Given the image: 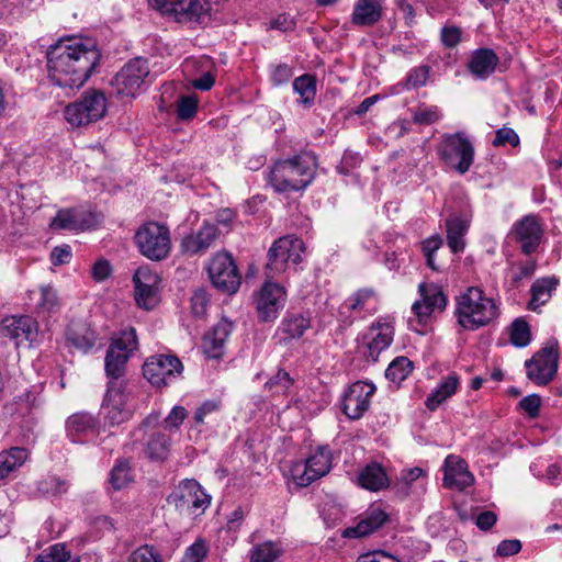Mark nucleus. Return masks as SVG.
<instances>
[{"instance_id":"nucleus-1","label":"nucleus","mask_w":562,"mask_h":562,"mask_svg":"<svg viewBox=\"0 0 562 562\" xmlns=\"http://www.w3.org/2000/svg\"><path fill=\"white\" fill-rule=\"evenodd\" d=\"M100 58L97 45L90 40H60L47 52L48 78L60 88L78 89L91 76Z\"/></svg>"},{"instance_id":"nucleus-2","label":"nucleus","mask_w":562,"mask_h":562,"mask_svg":"<svg viewBox=\"0 0 562 562\" xmlns=\"http://www.w3.org/2000/svg\"><path fill=\"white\" fill-rule=\"evenodd\" d=\"M317 158L312 153H300L291 158L273 164L269 173V182L279 193L305 190L314 180Z\"/></svg>"},{"instance_id":"nucleus-3","label":"nucleus","mask_w":562,"mask_h":562,"mask_svg":"<svg viewBox=\"0 0 562 562\" xmlns=\"http://www.w3.org/2000/svg\"><path fill=\"white\" fill-rule=\"evenodd\" d=\"M454 315L463 329L476 330L497 317L498 307L492 299L484 295L483 290L470 286L457 297Z\"/></svg>"},{"instance_id":"nucleus-4","label":"nucleus","mask_w":562,"mask_h":562,"mask_svg":"<svg viewBox=\"0 0 562 562\" xmlns=\"http://www.w3.org/2000/svg\"><path fill=\"white\" fill-rule=\"evenodd\" d=\"M105 112V95L101 91L91 90L65 108V119L71 126L79 127L99 121Z\"/></svg>"},{"instance_id":"nucleus-5","label":"nucleus","mask_w":562,"mask_h":562,"mask_svg":"<svg viewBox=\"0 0 562 562\" xmlns=\"http://www.w3.org/2000/svg\"><path fill=\"white\" fill-rule=\"evenodd\" d=\"M213 286L223 294H235L241 283V277L233 256L227 251L216 252L206 266Z\"/></svg>"},{"instance_id":"nucleus-6","label":"nucleus","mask_w":562,"mask_h":562,"mask_svg":"<svg viewBox=\"0 0 562 562\" xmlns=\"http://www.w3.org/2000/svg\"><path fill=\"white\" fill-rule=\"evenodd\" d=\"M138 341L136 330L130 328L122 331L121 336L114 339L109 346L104 360V369L109 382H123L120 380L126 370V362L130 353L137 348Z\"/></svg>"},{"instance_id":"nucleus-7","label":"nucleus","mask_w":562,"mask_h":562,"mask_svg":"<svg viewBox=\"0 0 562 562\" xmlns=\"http://www.w3.org/2000/svg\"><path fill=\"white\" fill-rule=\"evenodd\" d=\"M167 503L180 514L193 516L196 515V510L204 512L209 507L211 496L203 491L198 481L186 479L167 497Z\"/></svg>"},{"instance_id":"nucleus-8","label":"nucleus","mask_w":562,"mask_h":562,"mask_svg":"<svg viewBox=\"0 0 562 562\" xmlns=\"http://www.w3.org/2000/svg\"><path fill=\"white\" fill-rule=\"evenodd\" d=\"M559 363L558 340L552 338L526 360L527 378L537 385H548L557 375Z\"/></svg>"},{"instance_id":"nucleus-9","label":"nucleus","mask_w":562,"mask_h":562,"mask_svg":"<svg viewBox=\"0 0 562 562\" xmlns=\"http://www.w3.org/2000/svg\"><path fill=\"white\" fill-rule=\"evenodd\" d=\"M149 4L162 14L175 15L177 22L202 23L211 10L204 0H148Z\"/></svg>"},{"instance_id":"nucleus-10","label":"nucleus","mask_w":562,"mask_h":562,"mask_svg":"<svg viewBox=\"0 0 562 562\" xmlns=\"http://www.w3.org/2000/svg\"><path fill=\"white\" fill-rule=\"evenodd\" d=\"M440 156L447 165L463 175L473 164L474 148L462 133H456L442 142Z\"/></svg>"},{"instance_id":"nucleus-11","label":"nucleus","mask_w":562,"mask_h":562,"mask_svg":"<svg viewBox=\"0 0 562 562\" xmlns=\"http://www.w3.org/2000/svg\"><path fill=\"white\" fill-rule=\"evenodd\" d=\"M183 366L176 356L156 355L149 357L143 366V375L157 387L167 386L181 374Z\"/></svg>"},{"instance_id":"nucleus-12","label":"nucleus","mask_w":562,"mask_h":562,"mask_svg":"<svg viewBox=\"0 0 562 562\" xmlns=\"http://www.w3.org/2000/svg\"><path fill=\"white\" fill-rule=\"evenodd\" d=\"M149 75L147 59L142 57L130 60L111 80L116 92L122 95L134 97Z\"/></svg>"},{"instance_id":"nucleus-13","label":"nucleus","mask_w":562,"mask_h":562,"mask_svg":"<svg viewBox=\"0 0 562 562\" xmlns=\"http://www.w3.org/2000/svg\"><path fill=\"white\" fill-rule=\"evenodd\" d=\"M98 221L95 214L82 207L60 209L49 222L52 232L79 233L93 228Z\"/></svg>"},{"instance_id":"nucleus-14","label":"nucleus","mask_w":562,"mask_h":562,"mask_svg":"<svg viewBox=\"0 0 562 562\" xmlns=\"http://www.w3.org/2000/svg\"><path fill=\"white\" fill-rule=\"evenodd\" d=\"M286 293L283 286L276 282L267 281L258 292L256 308L261 322L274 321L279 312L284 307Z\"/></svg>"},{"instance_id":"nucleus-15","label":"nucleus","mask_w":562,"mask_h":562,"mask_svg":"<svg viewBox=\"0 0 562 562\" xmlns=\"http://www.w3.org/2000/svg\"><path fill=\"white\" fill-rule=\"evenodd\" d=\"M375 392L372 383L358 381L353 383L342 397V412L350 419H359L370 405V397Z\"/></svg>"},{"instance_id":"nucleus-16","label":"nucleus","mask_w":562,"mask_h":562,"mask_svg":"<svg viewBox=\"0 0 562 562\" xmlns=\"http://www.w3.org/2000/svg\"><path fill=\"white\" fill-rule=\"evenodd\" d=\"M125 403L124 382H109L103 404L109 425H120L131 417V411L125 407Z\"/></svg>"},{"instance_id":"nucleus-17","label":"nucleus","mask_w":562,"mask_h":562,"mask_svg":"<svg viewBox=\"0 0 562 562\" xmlns=\"http://www.w3.org/2000/svg\"><path fill=\"white\" fill-rule=\"evenodd\" d=\"M1 335L15 340L16 346L22 341H32L37 333V322L27 315L5 317L1 323Z\"/></svg>"},{"instance_id":"nucleus-18","label":"nucleus","mask_w":562,"mask_h":562,"mask_svg":"<svg viewBox=\"0 0 562 562\" xmlns=\"http://www.w3.org/2000/svg\"><path fill=\"white\" fill-rule=\"evenodd\" d=\"M443 485L448 488L463 491L474 483L465 460L457 456H448L445 461Z\"/></svg>"},{"instance_id":"nucleus-19","label":"nucleus","mask_w":562,"mask_h":562,"mask_svg":"<svg viewBox=\"0 0 562 562\" xmlns=\"http://www.w3.org/2000/svg\"><path fill=\"white\" fill-rule=\"evenodd\" d=\"M134 241L136 246H170V231L162 223L147 221L136 229Z\"/></svg>"},{"instance_id":"nucleus-20","label":"nucleus","mask_w":562,"mask_h":562,"mask_svg":"<svg viewBox=\"0 0 562 562\" xmlns=\"http://www.w3.org/2000/svg\"><path fill=\"white\" fill-rule=\"evenodd\" d=\"M512 234L521 246H539L543 227L537 215L528 214L514 224Z\"/></svg>"},{"instance_id":"nucleus-21","label":"nucleus","mask_w":562,"mask_h":562,"mask_svg":"<svg viewBox=\"0 0 562 562\" xmlns=\"http://www.w3.org/2000/svg\"><path fill=\"white\" fill-rule=\"evenodd\" d=\"M67 342L82 353L89 352L97 341L95 329L83 321H71L66 328Z\"/></svg>"},{"instance_id":"nucleus-22","label":"nucleus","mask_w":562,"mask_h":562,"mask_svg":"<svg viewBox=\"0 0 562 562\" xmlns=\"http://www.w3.org/2000/svg\"><path fill=\"white\" fill-rule=\"evenodd\" d=\"M232 328L233 324L223 318L204 335L202 349L209 358L218 359L222 357L224 344L228 338Z\"/></svg>"},{"instance_id":"nucleus-23","label":"nucleus","mask_w":562,"mask_h":562,"mask_svg":"<svg viewBox=\"0 0 562 562\" xmlns=\"http://www.w3.org/2000/svg\"><path fill=\"white\" fill-rule=\"evenodd\" d=\"M499 63L498 56L491 48L474 50L468 63V69L476 79H487Z\"/></svg>"},{"instance_id":"nucleus-24","label":"nucleus","mask_w":562,"mask_h":562,"mask_svg":"<svg viewBox=\"0 0 562 562\" xmlns=\"http://www.w3.org/2000/svg\"><path fill=\"white\" fill-rule=\"evenodd\" d=\"M387 520V515L381 508L369 509L363 518L353 527L346 528L345 538H362L381 528Z\"/></svg>"},{"instance_id":"nucleus-25","label":"nucleus","mask_w":562,"mask_h":562,"mask_svg":"<svg viewBox=\"0 0 562 562\" xmlns=\"http://www.w3.org/2000/svg\"><path fill=\"white\" fill-rule=\"evenodd\" d=\"M330 469V451L325 447H318L316 452L306 460L302 484H310L328 473Z\"/></svg>"},{"instance_id":"nucleus-26","label":"nucleus","mask_w":562,"mask_h":562,"mask_svg":"<svg viewBox=\"0 0 562 562\" xmlns=\"http://www.w3.org/2000/svg\"><path fill=\"white\" fill-rule=\"evenodd\" d=\"M382 18L380 0H358L353 7L351 22L357 26H372Z\"/></svg>"},{"instance_id":"nucleus-27","label":"nucleus","mask_w":562,"mask_h":562,"mask_svg":"<svg viewBox=\"0 0 562 562\" xmlns=\"http://www.w3.org/2000/svg\"><path fill=\"white\" fill-rule=\"evenodd\" d=\"M558 284L559 280L554 277L537 279L530 288L531 299L528 303V308L536 312L540 306L544 305L552 296Z\"/></svg>"},{"instance_id":"nucleus-28","label":"nucleus","mask_w":562,"mask_h":562,"mask_svg":"<svg viewBox=\"0 0 562 562\" xmlns=\"http://www.w3.org/2000/svg\"><path fill=\"white\" fill-rule=\"evenodd\" d=\"M419 292L423 301H417L413 304L412 310H420L425 307L426 311L438 310L443 311L447 305V299L442 291L435 285H427L425 283L419 284Z\"/></svg>"},{"instance_id":"nucleus-29","label":"nucleus","mask_w":562,"mask_h":562,"mask_svg":"<svg viewBox=\"0 0 562 562\" xmlns=\"http://www.w3.org/2000/svg\"><path fill=\"white\" fill-rule=\"evenodd\" d=\"M459 385V378L451 373L443 378L440 384L427 396L425 405L428 409L435 411L447 398L451 397Z\"/></svg>"},{"instance_id":"nucleus-30","label":"nucleus","mask_w":562,"mask_h":562,"mask_svg":"<svg viewBox=\"0 0 562 562\" xmlns=\"http://www.w3.org/2000/svg\"><path fill=\"white\" fill-rule=\"evenodd\" d=\"M359 484L369 491H379L389 485L387 475L378 463L368 464L359 474Z\"/></svg>"},{"instance_id":"nucleus-31","label":"nucleus","mask_w":562,"mask_h":562,"mask_svg":"<svg viewBox=\"0 0 562 562\" xmlns=\"http://www.w3.org/2000/svg\"><path fill=\"white\" fill-rule=\"evenodd\" d=\"M372 329L380 331L367 344L368 352L366 357L372 361H376L380 352L386 349L393 341V330L389 325H372Z\"/></svg>"},{"instance_id":"nucleus-32","label":"nucleus","mask_w":562,"mask_h":562,"mask_svg":"<svg viewBox=\"0 0 562 562\" xmlns=\"http://www.w3.org/2000/svg\"><path fill=\"white\" fill-rule=\"evenodd\" d=\"M311 327V318L300 313H288L280 328L290 339H299Z\"/></svg>"},{"instance_id":"nucleus-33","label":"nucleus","mask_w":562,"mask_h":562,"mask_svg":"<svg viewBox=\"0 0 562 562\" xmlns=\"http://www.w3.org/2000/svg\"><path fill=\"white\" fill-rule=\"evenodd\" d=\"M68 435L75 441L76 436L94 432L97 430L95 418L88 413H78L71 415L66 423Z\"/></svg>"},{"instance_id":"nucleus-34","label":"nucleus","mask_w":562,"mask_h":562,"mask_svg":"<svg viewBox=\"0 0 562 562\" xmlns=\"http://www.w3.org/2000/svg\"><path fill=\"white\" fill-rule=\"evenodd\" d=\"M27 458V450L20 447L0 452V480L21 467Z\"/></svg>"},{"instance_id":"nucleus-35","label":"nucleus","mask_w":562,"mask_h":562,"mask_svg":"<svg viewBox=\"0 0 562 562\" xmlns=\"http://www.w3.org/2000/svg\"><path fill=\"white\" fill-rule=\"evenodd\" d=\"M170 438L164 432L150 436L145 448V454L153 461H164L169 452Z\"/></svg>"},{"instance_id":"nucleus-36","label":"nucleus","mask_w":562,"mask_h":562,"mask_svg":"<svg viewBox=\"0 0 562 562\" xmlns=\"http://www.w3.org/2000/svg\"><path fill=\"white\" fill-rule=\"evenodd\" d=\"M448 246H464L462 237L469 228V220L460 215L450 216L447 222Z\"/></svg>"},{"instance_id":"nucleus-37","label":"nucleus","mask_w":562,"mask_h":562,"mask_svg":"<svg viewBox=\"0 0 562 562\" xmlns=\"http://www.w3.org/2000/svg\"><path fill=\"white\" fill-rule=\"evenodd\" d=\"M133 481L132 468L127 459H119L110 472L109 482L114 490H122Z\"/></svg>"},{"instance_id":"nucleus-38","label":"nucleus","mask_w":562,"mask_h":562,"mask_svg":"<svg viewBox=\"0 0 562 562\" xmlns=\"http://www.w3.org/2000/svg\"><path fill=\"white\" fill-rule=\"evenodd\" d=\"M293 89L302 98V103L311 105L316 95V78L313 75L305 74L294 79Z\"/></svg>"},{"instance_id":"nucleus-39","label":"nucleus","mask_w":562,"mask_h":562,"mask_svg":"<svg viewBox=\"0 0 562 562\" xmlns=\"http://www.w3.org/2000/svg\"><path fill=\"white\" fill-rule=\"evenodd\" d=\"M282 553L277 542L266 541L255 546L250 552V562H274Z\"/></svg>"},{"instance_id":"nucleus-40","label":"nucleus","mask_w":562,"mask_h":562,"mask_svg":"<svg viewBox=\"0 0 562 562\" xmlns=\"http://www.w3.org/2000/svg\"><path fill=\"white\" fill-rule=\"evenodd\" d=\"M509 339L517 348H524L530 344V326L522 317H518L512 323L509 327Z\"/></svg>"},{"instance_id":"nucleus-41","label":"nucleus","mask_w":562,"mask_h":562,"mask_svg":"<svg viewBox=\"0 0 562 562\" xmlns=\"http://www.w3.org/2000/svg\"><path fill=\"white\" fill-rule=\"evenodd\" d=\"M413 370V362L407 357H396L385 370V378L392 382L401 383Z\"/></svg>"},{"instance_id":"nucleus-42","label":"nucleus","mask_w":562,"mask_h":562,"mask_svg":"<svg viewBox=\"0 0 562 562\" xmlns=\"http://www.w3.org/2000/svg\"><path fill=\"white\" fill-rule=\"evenodd\" d=\"M430 74V67L428 65H422L411 69L405 78V80L401 83L403 89H416L419 87H424L428 80Z\"/></svg>"},{"instance_id":"nucleus-43","label":"nucleus","mask_w":562,"mask_h":562,"mask_svg":"<svg viewBox=\"0 0 562 562\" xmlns=\"http://www.w3.org/2000/svg\"><path fill=\"white\" fill-rule=\"evenodd\" d=\"M135 300L139 307L151 310L157 304V286L134 284Z\"/></svg>"},{"instance_id":"nucleus-44","label":"nucleus","mask_w":562,"mask_h":562,"mask_svg":"<svg viewBox=\"0 0 562 562\" xmlns=\"http://www.w3.org/2000/svg\"><path fill=\"white\" fill-rule=\"evenodd\" d=\"M292 257L291 248H269L267 268L280 272L285 269L286 259Z\"/></svg>"},{"instance_id":"nucleus-45","label":"nucleus","mask_w":562,"mask_h":562,"mask_svg":"<svg viewBox=\"0 0 562 562\" xmlns=\"http://www.w3.org/2000/svg\"><path fill=\"white\" fill-rule=\"evenodd\" d=\"M198 111V100L193 95H182L177 104V117L181 121H188L195 116Z\"/></svg>"},{"instance_id":"nucleus-46","label":"nucleus","mask_w":562,"mask_h":562,"mask_svg":"<svg viewBox=\"0 0 562 562\" xmlns=\"http://www.w3.org/2000/svg\"><path fill=\"white\" fill-rule=\"evenodd\" d=\"M68 490V483L57 476H49L38 483V491L44 494H50L58 496L66 493Z\"/></svg>"},{"instance_id":"nucleus-47","label":"nucleus","mask_w":562,"mask_h":562,"mask_svg":"<svg viewBox=\"0 0 562 562\" xmlns=\"http://www.w3.org/2000/svg\"><path fill=\"white\" fill-rule=\"evenodd\" d=\"M221 234H224L215 224L204 223L196 234L195 246H210Z\"/></svg>"},{"instance_id":"nucleus-48","label":"nucleus","mask_w":562,"mask_h":562,"mask_svg":"<svg viewBox=\"0 0 562 562\" xmlns=\"http://www.w3.org/2000/svg\"><path fill=\"white\" fill-rule=\"evenodd\" d=\"M70 560V552L64 543H56L49 548L47 553L38 555L36 562H67Z\"/></svg>"},{"instance_id":"nucleus-49","label":"nucleus","mask_w":562,"mask_h":562,"mask_svg":"<svg viewBox=\"0 0 562 562\" xmlns=\"http://www.w3.org/2000/svg\"><path fill=\"white\" fill-rule=\"evenodd\" d=\"M128 562H162L153 546H142L128 557Z\"/></svg>"},{"instance_id":"nucleus-50","label":"nucleus","mask_w":562,"mask_h":562,"mask_svg":"<svg viewBox=\"0 0 562 562\" xmlns=\"http://www.w3.org/2000/svg\"><path fill=\"white\" fill-rule=\"evenodd\" d=\"M293 76V69L288 64L272 65L270 69V80L274 86L286 83Z\"/></svg>"},{"instance_id":"nucleus-51","label":"nucleus","mask_w":562,"mask_h":562,"mask_svg":"<svg viewBox=\"0 0 562 562\" xmlns=\"http://www.w3.org/2000/svg\"><path fill=\"white\" fill-rule=\"evenodd\" d=\"M207 548L203 540H196L184 552L180 562H202L206 557Z\"/></svg>"},{"instance_id":"nucleus-52","label":"nucleus","mask_w":562,"mask_h":562,"mask_svg":"<svg viewBox=\"0 0 562 562\" xmlns=\"http://www.w3.org/2000/svg\"><path fill=\"white\" fill-rule=\"evenodd\" d=\"M210 299L204 289H198L191 296V310L195 316H203L206 313Z\"/></svg>"},{"instance_id":"nucleus-53","label":"nucleus","mask_w":562,"mask_h":562,"mask_svg":"<svg viewBox=\"0 0 562 562\" xmlns=\"http://www.w3.org/2000/svg\"><path fill=\"white\" fill-rule=\"evenodd\" d=\"M492 144L496 147L504 146L506 144H509L513 147H517L519 145V136L513 128L503 127L497 130Z\"/></svg>"},{"instance_id":"nucleus-54","label":"nucleus","mask_w":562,"mask_h":562,"mask_svg":"<svg viewBox=\"0 0 562 562\" xmlns=\"http://www.w3.org/2000/svg\"><path fill=\"white\" fill-rule=\"evenodd\" d=\"M112 266L105 258H99L91 267V278L95 282H103L112 274Z\"/></svg>"},{"instance_id":"nucleus-55","label":"nucleus","mask_w":562,"mask_h":562,"mask_svg":"<svg viewBox=\"0 0 562 562\" xmlns=\"http://www.w3.org/2000/svg\"><path fill=\"white\" fill-rule=\"evenodd\" d=\"M159 278L156 273L151 272L147 267H139L134 276L133 283L140 284L143 286H157Z\"/></svg>"},{"instance_id":"nucleus-56","label":"nucleus","mask_w":562,"mask_h":562,"mask_svg":"<svg viewBox=\"0 0 562 562\" xmlns=\"http://www.w3.org/2000/svg\"><path fill=\"white\" fill-rule=\"evenodd\" d=\"M413 119L415 123L428 125L438 121L440 119V113L437 106H430L416 111Z\"/></svg>"},{"instance_id":"nucleus-57","label":"nucleus","mask_w":562,"mask_h":562,"mask_svg":"<svg viewBox=\"0 0 562 562\" xmlns=\"http://www.w3.org/2000/svg\"><path fill=\"white\" fill-rule=\"evenodd\" d=\"M541 405V398L537 394H531L525 396L520 402L519 406L524 409L529 417L535 418L539 414V408Z\"/></svg>"},{"instance_id":"nucleus-58","label":"nucleus","mask_w":562,"mask_h":562,"mask_svg":"<svg viewBox=\"0 0 562 562\" xmlns=\"http://www.w3.org/2000/svg\"><path fill=\"white\" fill-rule=\"evenodd\" d=\"M441 41L446 47H456L461 41V29L458 26H445L441 30Z\"/></svg>"},{"instance_id":"nucleus-59","label":"nucleus","mask_w":562,"mask_h":562,"mask_svg":"<svg viewBox=\"0 0 562 562\" xmlns=\"http://www.w3.org/2000/svg\"><path fill=\"white\" fill-rule=\"evenodd\" d=\"M187 417V409L182 406H175L169 415L165 418V427L172 429L178 428Z\"/></svg>"},{"instance_id":"nucleus-60","label":"nucleus","mask_w":562,"mask_h":562,"mask_svg":"<svg viewBox=\"0 0 562 562\" xmlns=\"http://www.w3.org/2000/svg\"><path fill=\"white\" fill-rule=\"evenodd\" d=\"M356 562H400L395 557L385 551L378 550L361 554Z\"/></svg>"},{"instance_id":"nucleus-61","label":"nucleus","mask_w":562,"mask_h":562,"mask_svg":"<svg viewBox=\"0 0 562 562\" xmlns=\"http://www.w3.org/2000/svg\"><path fill=\"white\" fill-rule=\"evenodd\" d=\"M235 212L231 209H221L217 211L215 220L216 224L222 226L224 234H227L232 229V224L235 220Z\"/></svg>"},{"instance_id":"nucleus-62","label":"nucleus","mask_w":562,"mask_h":562,"mask_svg":"<svg viewBox=\"0 0 562 562\" xmlns=\"http://www.w3.org/2000/svg\"><path fill=\"white\" fill-rule=\"evenodd\" d=\"M521 542L517 539L503 540L497 547V555L510 557L517 554L521 550Z\"/></svg>"},{"instance_id":"nucleus-63","label":"nucleus","mask_w":562,"mask_h":562,"mask_svg":"<svg viewBox=\"0 0 562 562\" xmlns=\"http://www.w3.org/2000/svg\"><path fill=\"white\" fill-rule=\"evenodd\" d=\"M38 305L46 311H50L57 305V295L52 286L41 288V302Z\"/></svg>"},{"instance_id":"nucleus-64","label":"nucleus","mask_w":562,"mask_h":562,"mask_svg":"<svg viewBox=\"0 0 562 562\" xmlns=\"http://www.w3.org/2000/svg\"><path fill=\"white\" fill-rule=\"evenodd\" d=\"M497 521V516L492 510H485L477 515L476 526L483 531L490 530Z\"/></svg>"}]
</instances>
